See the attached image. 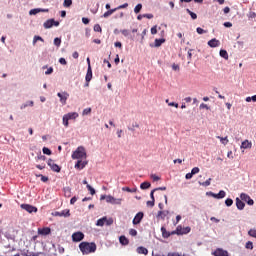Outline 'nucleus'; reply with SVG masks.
Instances as JSON below:
<instances>
[{
    "label": "nucleus",
    "instance_id": "31",
    "mask_svg": "<svg viewBox=\"0 0 256 256\" xmlns=\"http://www.w3.org/2000/svg\"><path fill=\"white\" fill-rule=\"evenodd\" d=\"M250 198H251V196H250V195H247L246 193H242V194L240 195V199H241L242 201H245V203H247V201H248Z\"/></svg>",
    "mask_w": 256,
    "mask_h": 256
},
{
    "label": "nucleus",
    "instance_id": "13",
    "mask_svg": "<svg viewBox=\"0 0 256 256\" xmlns=\"http://www.w3.org/2000/svg\"><path fill=\"white\" fill-rule=\"evenodd\" d=\"M37 13H49V9L35 8L30 10L29 15H37Z\"/></svg>",
    "mask_w": 256,
    "mask_h": 256
},
{
    "label": "nucleus",
    "instance_id": "49",
    "mask_svg": "<svg viewBox=\"0 0 256 256\" xmlns=\"http://www.w3.org/2000/svg\"><path fill=\"white\" fill-rule=\"evenodd\" d=\"M147 207H155V200H149L146 202Z\"/></svg>",
    "mask_w": 256,
    "mask_h": 256
},
{
    "label": "nucleus",
    "instance_id": "26",
    "mask_svg": "<svg viewBox=\"0 0 256 256\" xmlns=\"http://www.w3.org/2000/svg\"><path fill=\"white\" fill-rule=\"evenodd\" d=\"M119 241H120L121 245H129V239H127V237H125V236H120Z\"/></svg>",
    "mask_w": 256,
    "mask_h": 256
},
{
    "label": "nucleus",
    "instance_id": "4",
    "mask_svg": "<svg viewBox=\"0 0 256 256\" xmlns=\"http://www.w3.org/2000/svg\"><path fill=\"white\" fill-rule=\"evenodd\" d=\"M123 199L121 198H115L111 195L106 196V202L111 203L112 205H121Z\"/></svg>",
    "mask_w": 256,
    "mask_h": 256
},
{
    "label": "nucleus",
    "instance_id": "28",
    "mask_svg": "<svg viewBox=\"0 0 256 256\" xmlns=\"http://www.w3.org/2000/svg\"><path fill=\"white\" fill-rule=\"evenodd\" d=\"M217 139L220 140L222 145H227V143H229V138H227V136L226 137L217 136Z\"/></svg>",
    "mask_w": 256,
    "mask_h": 256
},
{
    "label": "nucleus",
    "instance_id": "15",
    "mask_svg": "<svg viewBox=\"0 0 256 256\" xmlns=\"http://www.w3.org/2000/svg\"><path fill=\"white\" fill-rule=\"evenodd\" d=\"M211 195L215 199H224V197L227 195V193H225L224 190H220L218 194H215V193L211 192Z\"/></svg>",
    "mask_w": 256,
    "mask_h": 256
},
{
    "label": "nucleus",
    "instance_id": "11",
    "mask_svg": "<svg viewBox=\"0 0 256 256\" xmlns=\"http://www.w3.org/2000/svg\"><path fill=\"white\" fill-rule=\"evenodd\" d=\"M190 231H191V228H189V227L182 228L181 226H178L176 228L177 235H185V234L189 233Z\"/></svg>",
    "mask_w": 256,
    "mask_h": 256
},
{
    "label": "nucleus",
    "instance_id": "12",
    "mask_svg": "<svg viewBox=\"0 0 256 256\" xmlns=\"http://www.w3.org/2000/svg\"><path fill=\"white\" fill-rule=\"evenodd\" d=\"M55 217H70L71 213L69 209L62 210L61 212H55Z\"/></svg>",
    "mask_w": 256,
    "mask_h": 256
},
{
    "label": "nucleus",
    "instance_id": "21",
    "mask_svg": "<svg viewBox=\"0 0 256 256\" xmlns=\"http://www.w3.org/2000/svg\"><path fill=\"white\" fill-rule=\"evenodd\" d=\"M136 251L139 255H148L149 254V250H147V248H145L143 246H139Z\"/></svg>",
    "mask_w": 256,
    "mask_h": 256
},
{
    "label": "nucleus",
    "instance_id": "44",
    "mask_svg": "<svg viewBox=\"0 0 256 256\" xmlns=\"http://www.w3.org/2000/svg\"><path fill=\"white\" fill-rule=\"evenodd\" d=\"M121 33L124 37H129V35H131V32L127 29L121 30Z\"/></svg>",
    "mask_w": 256,
    "mask_h": 256
},
{
    "label": "nucleus",
    "instance_id": "53",
    "mask_svg": "<svg viewBox=\"0 0 256 256\" xmlns=\"http://www.w3.org/2000/svg\"><path fill=\"white\" fill-rule=\"evenodd\" d=\"M151 179L153 180V181H160V177L159 176H157V175H155V174H152L151 175Z\"/></svg>",
    "mask_w": 256,
    "mask_h": 256
},
{
    "label": "nucleus",
    "instance_id": "5",
    "mask_svg": "<svg viewBox=\"0 0 256 256\" xmlns=\"http://www.w3.org/2000/svg\"><path fill=\"white\" fill-rule=\"evenodd\" d=\"M83 239H85L83 232H75L72 234V241H74V243H79V241H83Z\"/></svg>",
    "mask_w": 256,
    "mask_h": 256
},
{
    "label": "nucleus",
    "instance_id": "10",
    "mask_svg": "<svg viewBox=\"0 0 256 256\" xmlns=\"http://www.w3.org/2000/svg\"><path fill=\"white\" fill-rule=\"evenodd\" d=\"M214 256H229V252L227 250H223V248H218L214 252H212Z\"/></svg>",
    "mask_w": 256,
    "mask_h": 256
},
{
    "label": "nucleus",
    "instance_id": "33",
    "mask_svg": "<svg viewBox=\"0 0 256 256\" xmlns=\"http://www.w3.org/2000/svg\"><path fill=\"white\" fill-rule=\"evenodd\" d=\"M37 41H41L42 43L45 42V40L41 36H34L33 45H35V43H37Z\"/></svg>",
    "mask_w": 256,
    "mask_h": 256
},
{
    "label": "nucleus",
    "instance_id": "7",
    "mask_svg": "<svg viewBox=\"0 0 256 256\" xmlns=\"http://www.w3.org/2000/svg\"><path fill=\"white\" fill-rule=\"evenodd\" d=\"M57 97H59L60 103H62V105H67V99H69V93H67V92H62V93L58 92Z\"/></svg>",
    "mask_w": 256,
    "mask_h": 256
},
{
    "label": "nucleus",
    "instance_id": "35",
    "mask_svg": "<svg viewBox=\"0 0 256 256\" xmlns=\"http://www.w3.org/2000/svg\"><path fill=\"white\" fill-rule=\"evenodd\" d=\"M149 187H151V183H149V182H143L140 185V189H149Z\"/></svg>",
    "mask_w": 256,
    "mask_h": 256
},
{
    "label": "nucleus",
    "instance_id": "39",
    "mask_svg": "<svg viewBox=\"0 0 256 256\" xmlns=\"http://www.w3.org/2000/svg\"><path fill=\"white\" fill-rule=\"evenodd\" d=\"M129 7L128 3H124L118 7H116V11H119V9H127Z\"/></svg>",
    "mask_w": 256,
    "mask_h": 256
},
{
    "label": "nucleus",
    "instance_id": "22",
    "mask_svg": "<svg viewBox=\"0 0 256 256\" xmlns=\"http://www.w3.org/2000/svg\"><path fill=\"white\" fill-rule=\"evenodd\" d=\"M161 233L164 239H169V237H171V233L167 232V229L165 227L161 228Z\"/></svg>",
    "mask_w": 256,
    "mask_h": 256
},
{
    "label": "nucleus",
    "instance_id": "52",
    "mask_svg": "<svg viewBox=\"0 0 256 256\" xmlns=\"http://www.w3.org/2000/svg\"><path fill=\"white\" fill-rule=\"evenodd\" d=\"M155 191H157V189H153L150 193V197L152 201H155Z\"/></svg>",
    "mask_w": 256,
    "mask_h": 256
},
{
    "label": "nucleus",
    "instance_id": "47",
    "mask_svg": "<svg viewBox=\"0 0 256 256\" xmlns=\"http://www.w3.org/2000/svg\"><path fill=\"white\" fill-rule=\"evenodd\" d=\"M87 189L90 191V195H95V189L91 185L87 184Z\"/></svg>",
    "mask_w": 256,
    "mask_h": 256
},
{
    "label": "nucleus",
    "instance_id": "19",
    "mask_svg": "<svg viewBox=\"0 0 256 256\" xmlns=\"http://www.w3.org/2000/svg\"><path fill=\"white\" fill-rule=\"evenodd\" d=\"M236 207L239 211H243L245 209V203L241 199L236 198Z\"/></svg>",
    "mask_w": 256,
    "mask_h": 256
},
{
    "label": "nucleus",
    "instance_id": "43",
    "mask_svg": "<svg viewBox=\"0 0 256 256\" xmlns=\"http://www.w3.org/2000/svg\"><path fill=\"white\" fill-rule=\"evenodd\" d=\"M33 253L34 252H29V250H24V251H22V253H21V255L22 256H33Z\"/></svg>",
    "mask_w": 256,
    "mask_h": 256
},
{
    "label": "nucleus",
    "instance_id": "54",
    "mask_svg": "<svg viewBox=\"0 0 256 256\" xmlns=\"http://www.w3.org/2000/svg\"><path fill=\"white\" fill-rule=\"evenodd\" d=\"M114 46L118 47V49H123V44L121 42H115Z\"/></svg>",
    "mask_w": 256,
    "mask_h": 256
},
{
    "label": "nucleus",
    "instance_id": "9",
    "mask_svg": "<svg viewBox=\"0 0 256 256\" xmlns=\"http://www.w3.org/2000/svg\"><path fill=\"white\" fill-rule=\"evenodd\" d=\"M143 217H144L143 212H138L132 221L133 225H139V223L143 221Z\"/></svg>",
    "mask_w": 256,
    "mask_h": 256
},
{
    "label": "nucleus",
    "instance_id": "27",
    "mask_svg": "<svg viewBox=\"0 0 256 256\" xmlns=\"http://www.w3.org/2000/svg\"><path fill=\"white\" fill-rule=\"evenodd\" d=\"M162 43H165V39L164 38H162V39H155L154 47H161Z\"/></svg>",
    "mask_w": 256,
    "mask_h": 256
},
{
    "label": "nucleus",
    "instance_id": "3",
    "mask_svg": "<svg viewBox=\"0 0 256 256\" xmlns=\"http://www.w3.org/2000/svg\"><path fill=\"white\" fill-rule=\"evenodd\" d=\"M47 165L50 166L51 171H54V173H61V166L57 165L53 159H48Z\"/></svg>",
    "mask_w": 256,
    "mask_h": 256
},
{
    "label": "nucleus",
    "instance_id": "14",
    "mask_svg": "<svg viewBox=\"0 0 256 256\" xmlns=\"http://www.w3.org/2000/svg\"><path fill=\"white\" fill-rule=\"evenodd\" d=\"M251 147H253V143H251L249 140H244L241 143L240 149H251Z\"/></svg>",
    "mask_w": 256,
    "mask_h": 256
},
{
    "label": "nucleus",
    "instance_id": "50",
    "mask_svg": "<svg viewBox=\"0 0 256 256\" xmlns=\"http://www.w3.org/2000/svg\"><path fill=\"white\" fill-rule=\"evenodd\" d=\"M248 235H250V237H255L256 238V230L255 229L249 230Z\"/></svg>",
    "mask_w": 256,
    "mask_h": 256
},
{
    "label": "nucleus",
    "instance_id": "32",
    "mask_svg": "<svg viewBox=\"0 0 256 256\" xmlns=\"http://www.w3.org/2000/svg\"><path fill=\"white\" fill-rule=\"evenodd\" d=\"M220 57L223 59H229V54L227 53V50H220Z\"/></svg>",
    "mask_w": 256,
    "mask_h": 256
},
{
    "label": "nucleus",
    "instance_id": "30",
    "mask_svg": "<svg viewBox=\"0 0 256 256\" xmlns=\"http://www.w3.org/2000/svg\"><path fill=\"white\" fill-rule=\"evenodd\" d=\"M122 191H126L127 193H137V188H129V187H123Z\"/></svg>",
    "mask_w": 256,
    "mask_h": 256
},
{
    "label": "nucleus",
    "instance_id": "42",
    "mask_svg": "<svg viewBox=\"0 0 256 256\" xmlns=\"http://www.w3.org/2000/svg\"><path fill=\"white\" fill-rule=\"evenodd\" d=\"M39 177L43 183H47V181H49V177L44 176L43 174H39Z\"/></svg>",
    "mask_w": 256,
    "mask_h": 256
},
{
    "label": "nucleus",
    "instance_id": "1",
    "mask_svg": "<svg viewBox=\"0 0 256 256\" xmlns=\"http://www.w3.org/2000/svg\"><path fill=\"white\" fill-rule=\"evenodd\" d=\"M79 249L83 255H89V253H95L97 251V244L95 242H81Z\"/></svg>",
    "mask_w": 256,
    "mask_h": 256
},
{
    "label": "nucleus",
    "instance_id": "41",
    "mask_svg": "<svg viewBox=\"0 0 256 256\" xmlns=\"http://www.w3.org/2000/svg\"><path fill=\"white\" fill-rule=\"evenodd\" d=\"M225 205L227 207H231V205H233V199H231V198L226 199L225 200Z\"/></svg>",
    "mask_w": 256,
    "mask_h": 256
},
{
    "label": "nucleus",
    "instance_id": "38",
    "mask_svg": "<svg viewBox=\"0 0 256 256\" xmlns=\"http://www.w3.org/2000/svg\"><path fill=\"white\" fill-rule=\"evenodd\" d=\"M94 31L96 33H101V31H103V29L101 28V25L96 24V25H94Z\"/></svg>",
    "mask_w": 256,
    "mask_h": 256
},
{
    "label": "nucleus",
    "instance_id": "48",
    "mask_svg": "<svg viewBox=\"0 0 256 256\" xmlns=\"http://www.w3.org/2000/svg\"><path fill=\"white\" fill-rule=\"evenodd\" d=\"M129 235H131V237H137V230H135V229H130V230H129Z\"/></svg>",
    "mask_w": 256,
    "mask_h": 256
},
{
    "label": "nucleus",
    "instance_id": "6",
    "mask_svg": "<svg viewBox=\"0 0 256 256\" xmlns=\"http://www.w3.org/2000/svg\"><path fill=\"white\" fill-rule=\"evenodd\" d=\"M59 27V21H55V19H49L44 22V29H51V27Z\"/></svg>",
    "mask_w": 256,
    "mask_h": 256
},
{
    "label": "nucleus",
    "instance_id": "25",
    "mask_svg": "<svg viewBox=\"0 0 256 256\" xmlns=\"http://www.w3.org/2000/svg\"><path fill=\"white\" fill-rule=\"evenodd\" d=\"M199 185H203V187H209V185H211V178H209L208 180L204 181L199 179L198 180Z\"/></svg>",
    "mask_w": 256,
    "mask_h": 256
},
{
    "label": "nucleus",
    "instance_id": "58",
    "mask_svg": "<svg viewBox=\"0 0 256 256\" xmlns=\"http://www.w3.org/2000/svg\"><path fill=\"white\" fill-rule=\"evenodd\" d=\"M59 63H60L61 65H67V60H65V58H60V59H59Z\"/></svg>",
    "mask_w": 256,
    "mask_h": 256
},
{
    "label": "nucleus",
    "instance_id": "34",
    "mask_svg": "<svg viewBox=\"0 0 256 256\" xmlns=\"http://www.w3.org/2000/svg\"><path fill=\"white\" fill-rule=\"evenodd\" d=\"M62 121L64 127H69V118L66 115L63 116Z\"/></svg>",
    "mask_w": 256,
    "mask_h": 256
},
{
    "label": "nucleus",
    "instance_id": "60",
    "mask_svg": "<svg viewBox=\"0 0 256 256\" xmlns=\"http://www.w3.org/2000/svg\"><path fill=\"white\" fill-rule=\"evenodd\" d=\"M200 109H207L209 110V106L205 103L200 104Z\"/></svg>",
    "mask_w": 256,
    "mask_h": 256
},
{
    "label": "nucleus",
    "instance_id": "20",
    "mask_svg": "<svg viewBox=\"0 0 256 256\" xmlns=\"http://www.w3.org/2000/svg\"><path fill=\"white\" fill-rule=\"evenodd\" d=\"M65 116L68 118L69 121H71L77 119V117H79V113L69 112L68 114H65Z\"/></svg>",
    "mask_w": 256,
    "mask_h": 256
},
{
    "label": "nucleus",
    "instance_id": "18",
    "mask_svg": "<svg viewBox=\"0 0 256 256\" xmlns=\"http://www.w3.org/2000/svg\"><path fill=\"white\" fill-rule=\"evenodd\" d=\"M208 45H209V47L215 48V47H219V45H221V42H219V40L213 38L212 40L208 41Z\"/></svg>",
    "mask_w": 256,
    "mask_h": 256
},
{
    "label": "nucleus",
    "instance_id": "64",
    "mask_svg": "<svg viewBox=\"0 0 256 256\" xmlns=\"http://www.w3.org/2000/svg\"><path fill=\"white\" fill-rule=\"evenodd\" d=\"M167 256H181V255L177 252H170V253H168Z\"/></svg>",
    "mask_w": 256,
    "mask_h": 256
},
{
    "label": "nucleus",
    "instance_id": "63",
    "mask_svg": "<svg viewBox=\"0 0 256 256\" xmlns=\"http://www.w3.org/2000/svg\"><path fill=\"white\" fill-rule=\"evenodd\" d=\"M75 169H81V160H78L75 164Z\"/></svg>",
    "mask_w": 256,
    "mask_h": 256
},
{
    "label": "nucleus",
    "instance_id": "17",
    "mask_svg": "<svg viewBox=\"0 0 256 256\" xmlns=\"http://www.w3.org/2000/svg\"><path fill=\"white\" fill-rule=\"evenodd\" d=\"M51 233V228H38V235H49Z\"/></svg>",
    "mask_w": 256,
    "mask_h": 256
},
{
    "label": "nucleus",
    "instance_id": "40",
    "mask_svg": "<svg viewBox=\"0 0 256 256\" xmlns=\"http://www.w3.org/2000/svg\"><path fill=\"white\" fill-rule=\"evenodd\" d=\"M54 45L56 47H61V38H55L54 39Z\"/></svg>",
    "mask_w": 256,
    "mask_h": 256
},
{
    "label": "nucleus",
    "instance_id": "16",
    "mask_svg": "<svg viewBox=\"0 0 256 256\" xmlns=\"http://www.w3.org/2000/svg\"><path fill=\"white\" fill-rule=\"evenodd\" d=\"M85 79H86L87 83H89V81H91V79H93V70L91 69V65L88 66Z\"/></svg>",
    "mask_w": 256,
    "mask_h": 256
},
{
    "label": "nucleus",
    "instance_id": "62",
    "mask_svg": "<svg viewBox=\"0 0 256 256\" xmlns=\"http://www.w3.org/2000/svg\"><path fill=\"white\" fill-rule=\"evenodd\" d=\"M82 23H84V25H89V18H82Z\"/></svg>",
    "mask_w": 256,
    "mask_h": 256
},
{
    "label": "nucleus",
    "instance_id": "46",
    "mask_svg": "<svg viewBox=\"0 0 256 256\" xmlns=\"http://www.w3.org/2000/svg\"><path fill=\"white\" fill-rule=\"evenodd\" d=\"M44 155H51V149L47 148V147H44L42 149Z\"/></svg>",
    "mask_w": 256,
    "mask_h": 256
},
{
    "label": "nucleus",
    "instance_id": "29",
    "mask_svg": "<svg viewBox=\"0 0 256 256\" xmlns=\"http://www.w3.org/2000/svg\"><path fill=\"white\" fill-rule=\"evenodd\" d=\"M143 9V4H137L134 8V13L138 15V13H141V10Z\"/></svg>",
    "mask_w": 256,
    "mask_h": 256
},
{
    "label": "nucleus",
    "instance_id": "57",
    "mask_svg": "<svg viewBox=\"0 0 256 256\" xmlns=\"http://www.w3.org/2000/svg\"><path fill=\"white\" fill-rule=\"evenodd\" d=\"M186 179H193V170H191V173L186 174Z\"/></svg>",
    "mask_w": 256,
    "mask_h": 256
},
{
    "label": "nucleus",
    "instance_id": "61",
    "mask_svg": "<svg viewBox=\"0 0 256 256\" xmlns=\"http://www.w3.org/2000/svg\"><path fill=\"white\" fill-rule=\"evenodd\" d=\"M51 73H53V67L48 68L45 75H51Z\"/></svg>",
    "mask_w": 256,
    "mask_h": 256
},
{
    "label": "nucleus",
    "instance_id": "36",
    "mask_svg": "<svg viewBox=\"0 0 256 256\" xmlns=\"http://www.w3.org/2000/svg\"><path fill=\"white\" fill-rule=\"evenodd\" d=\"M64 195L65 197H71V188L69 187L64 188Z\"/></svg>",
    "mask_w": 256,
    "mask_h": 256
},
{
    "label": "nucleus",
    "instance_id": "24",
    "mask_svg": "<svg viewBox=\"0 0 256 256\" xmlns=\"http://www.w3.org/2000/svg\"><path fill=\"white\" fill-rule=\"evenodd\" d=\"M106 221H107V217L98 219L97 223H96L97 227H103V225H105Z\"/></svg>",
    "mask_w": 256,
    "mask_h": 256
},
{
    "label": "nucleus",
    "instance_id": "37",
    "mask_svg": "<svg viewBox=\"0 0 256 256\" xmlns=\"http://www.w3.org/2000/svg\"><path fill=\"white\" fill-rule=\"evenodd\" d=\"M71 5H73V0H64V7H70Z\"/></svg>",
    "mask_w": 256,
    "mask_h": 256
},
{
    "label": "nucleus",
    "instance_id": "56",
    "mask_svg": "<svg viewBox=\"0 0 256 256\" xmlns=\"http://www.w3.org/2000/svg\"><path fill=\"white\" fill-rule=\"evenodd\" d=\"M86 166H87V161H81L80 169H85Z\"/></svg>",
    "mask_w": 256,
    "mask_h": 256
},
{
    "label": "nucleus",
    "instance_id": "59",
    "mask_svg": "<svg viewBox=\"0 0 256 256\" xmlns=\"http://www.w3.org/2000/svg\"><path fill=\"white\" fill-rule=\"evenodd\" d=\"M145 19H153V14H143Z\"/></svg>",
    "mask_w": 256,
    "mask_h": 256
},
{
    "label": "nucleus",
    "instance_id": "23",
    "mask_svg": "<svg viewBox=\"0 0 256 256\" xmlns=\"http://www.w3.org/2000/svg\"><path fill=\"white\" fill-rule=\"evenodd\" d=\"M115 11H117L116 8L110 9V10L106 11V12L103 14L104 19H107V17H111V15H113V14L115 13Z\"/></svg>",
    "mask_w": 256,
    "mask_h": 256
},
{
    "label": "nucleus",
    "instance_id": "8",
    "mask_svg": "<svg viewBox=\"0 0 256 256\" xmlns=\"http://www.w3.org/2000/svg\"><path fill=\"white\" fill-rule=\"evenodd\" d=\"M21 209H24L28 213H37V207L30 204H21Z\"/></svg>",
    "mask_w": 256,
    "mask_h": 256
},
{
    "label": "nucleus",
    "instance_id": "2",
    "mask_svg": "<svg viewBox=\"0 0 256 256\" xmlns=\"http://www.w3.org/2000/svg\"><path fill=\"white\" fill-rule=\"evenodd\" d=\"M72 159H87V152L85 151V147L79 146L72 153Z\"/></svg>",
    "mask_w": 256,
    "mask_h": 256
},
{
    "label": "nucleus",
    "instance_id": "51",
    "mask_svg": "<svg viewBox=\"0 0 256 256\" xmlns=\"http://www.w3.org/2000/svg\"><path fill=\"white\" fill-rule=\"evenodd\" d=\"M91 113V108H85L82 112V115H89Z\"/></svg>",
    "mask_w": 256,
    "mask_h": 256
},
{
    "label": "nucleus",
    "instance_id": "55",
    "mask_svg": "<svg viewBox=\"0 0 256 256\" xmlns=\"http://www.w3.org/2000/svg\"><path fill=\"white\" fill-rule=\"evenodd\" d=\"M151 34L152 35H157V26H154L151 28Z\"/></svg>",
    "mask_w": 256,
    "mask_h": 256
},
{
    "label": "nucleus",
    "instance_id": "45",
    "mask_svg": "<svg viewBox=\"0 0 256 256\" xmlns=\"http://www.w3.org/2000/svg\"><path fill=\"white\" fill-rule=\"evenodd\" d=\"M245 248L246 249H250V250H253V242L251 241H248L245 245Z\"/></svg>",
    "mask_w": 256,
    "mask_h": 256
}]
</instances>
